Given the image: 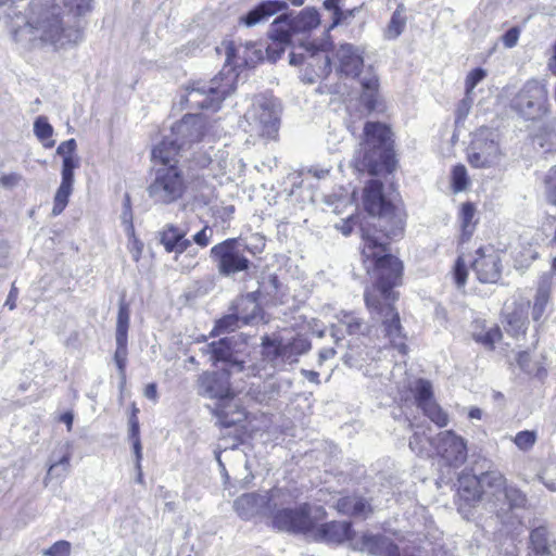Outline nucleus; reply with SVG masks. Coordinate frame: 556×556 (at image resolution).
Listing matches in <instances>:
<instances>
[{"instance_id": "0eeeda50", "label": "nucleus", "mask_w": 556, "mask_h": 556, "mask_svg": "<svg viewBox=\"0 0 556 556\" xmlns=\"http://www.w3.org/2000/svg\"><path fill=\"white\" fill-rule=\"evenodd\" d=\"M320 24L318 12L314 8H305L295 17L281 15L276 18L268 30L271 42L266 52L268 58L276 61L285 49L293 43V38L299 34H305Z\"/></svg>"}, {"instance_id": "58836bf2", "label": "nucleus", "mask_w": 556, "mask_h": 556, "mask_svg": "<svg viewBox=\"0 0 556 556\" xmlns=\"http://www.w3.org/2000/svg\"><path fill=\"white\" fill-rule=\"evenodd\" d=\"M472 337L476 342H478V343L482 344L484 348L491 350L494 348L495 342L501 340L502 332L498 327L494 326V327L489 328L485 331L475 332L472 334Z\"/></svg>"}, {"instance_id": "864d4df0", "label": "nucleus", "mask_w": 556, "mask_h": 556, "mask_svg": "<svg viewBox=\"0 0 556 556\" xmlns=\"http://www.w3.org/2000/svg\"><path fill=\"white\" fill-rule=\"evenodd\" d=\"M340 329H345L350 334L356 333L361 329L359 319L353 314L344 313L339 323Z\"/></svg>"}, {"instance_id": "39448f33", "label": "nucleus", "mask_w": 556, "mask_h": 556, "mask_svg": "<svg viewBox=\"0 0 556 556\" xmlns=\"http://www.w3.org/2000/svg\"><path fill=\"white\" fill-rule=\"evenodd\" d=\"M396 161L392 151L391 130L381 123H367L364 127V140L354 160L358 172L376 176L391 173Z\"/></svg>"}, {"instance_id": "a19ab883", "label": "nucleus", "mask_w": 556, "mask_h": 556, "mask_svg": "<svg viewBox=\"0 0 556 556\" xmlns=\"http://www.w3.org/2000/svg\"><path fill=\"white\" fill-rule=\"evenodd\" d=\"M452 187L455 192H460L467 189L469 185V178L467 169L464 165L459 164L454 166L452 170Z\"/></svg>"}, {"instance_id": "6ab92c4d", "label": "nucleus", "mask_w": 556, "mask_h": 556, "mask_svg": "<svg viewBox=\"0 0 556 556\" xmlns=\"http://www.w3.org/2000/svg\"><path fill=\"white\" fill-rule=\"evenodd\" d=\"M437 455L447 465L459 467L467 459V441L452 430L440 432L432 441Z\"/></svg>"}, {"instance_id": "72a5a7b5", "label": "nucleus", "mask_w": 556, "mask_h": 556, "mask_svg": "<svg viewBox=\"0 0 556 556\" xmlns=\"http://www.w3.org/2000/svg\"><path fill=\"white\" fill-rule=\"evenodd\" d=\"M405 9L403 4L397 5L396 10L392 14L391 21L388 25L386 36L389 39L397 38L406 24V17L404 15Z\"/></svg>"}, {"instance_id": "4be33fe9", "label": "nucleus", "mask_w": 556, "mask_h": 556, "mask_svg": "<svg viewBox=\"0 0 556 556\" xmlns=\"http://www.w3.org/2000/svg\"><path fill=\"white\" fill-rule=\"evenodd\" d=\"M311 343L306 338L298 337L292 341L266 338L263 341L264 355L270 359L281 358L286 362L295 361L296 356L307 352Z\"/></svg>"}, {"instance_id": "9d476101", "label": "nucleus", "mask_w": 556, "mask_h": 556, "mask_svg": "<svg viewBox=\"0 0 556 556\" xmlns=\"http://www.w3.org/2000/svg\"><path fill=\"white\" fill-rule=\"evenodd\" d=\"M237 78L232 70H223L208 83L198 81L188 88L185 101L190 109L216 111L222 101L235 91Z\"/></svg>"}, {"instance_id": "6e6552de", "label": "nucleus", "mask_w": 556, "mask_h": 556, "mask_svg": "<svg viewBox=\"0 0 556 556\" xmlns=\"http://www.w3.org/2000/svg\"><path fill=\"white\" fill-rule=\"evenodd\" d=\"M199 393L201 395L218 401L215 413L226 427L241 422L245 413L235 399L226 372H205L198 380Z\"/></svg>"}, {"instance_id": "4468645a", "label": "nucleus", "mask_w": 556, "mask_h": 556, "mask_svg": "<svg viewBox=\"0 0 556 556\" xmlns=\"http://www.w3.org/2000/svg\"><path fill=\"white\" fill-rule=\"evenodd\" d=\"M505 153L500 144V135L496 130L481 127L471 141L468 161L471 166L477 168H490L498 166Z\"/></svg>"}, {"instance_id": "b1692460", "label": "nucleus", "mask_w": 556, "mask_h": 556, "mask_svg": "<svg viewBox=\"0 0 556 556\" xmlns=\"http://www.w3.org/2000/svg\"><path fill=\"white\" fill-rule=\"evenodd\" d=\"M226 49V65L224 67L225 72L227 70H232L233 67L239 66H254L260 60H262V51L256 48L255 43L247 42V43H235L228 42L225 46Z\"/></svg>"}, {"instance_id": "1a4fd4ad", "label": "nucleus", "mask_w": 556, "mask_h": 556, "mask_svg": "<svg viewBox=\"0 0 556 556\" xmlns=\"http://www.w3.org/2000/svg\"><path fill=\"white\" fill-rule=\"evenodd\" d=\"M244 118L247 123L244 131L249 135L248 141L262 140L266 143L277 139L280 108L275 99L265 96L256 97Z\"/></svg>"}, {"instance_id": "a18cd8bd", "label": "nucleus", "mask_w": 556, "mask_h": 556, "mask_svg": "<svg viewBox=\"0 0 556 556\" xmlns=\"http://www.w3.org/2000/svg\"><path fill=\"white\" fill-rule=\"evenodd\" d=\"M549 293L545 289H540L535 295L534 304L532 307V318L534 321H539L545 309L546 305L548 303Z\"/></svg>"}, {"instance_id": "ddd939ff", "label": "nucleus", "mask_w": 556, "mask_h": 556, "mask_svg": "<svg viewBox=\"0 0 556 556\" xmlns=\"http://www.w3.org/2000/svg\"><path fill=\"white\" fill-rule=\"evenodd\" d=\"M187 182L176 165L159 168L147 191L155 204L168 205L182 198Z\"/></svg>"}, {"instance_id": "e433bc0d", "label": "nucleus", "mask_w": 556, "mask_h": 556, "mask_svg": "<svg viewBox=\"0 0 556 556\" xmlns=\"http://www.w3.org/2000/svg\"><path fill=\"white\" fill-rule=\"evenodd\" d=\"M266 245V239L260 233H253L250 237H241V248L244 252L256 256L261 254Z\"/></svg>"}, {"instance_id": "4c0bfd02", "label": "nucleus", "mask_w": 556, "mask_h": 556, "mask_svg": "<svg viewBox=\"0 0 556 556\" xmlns=\"http://www.w3.org/2000/svg\"><path fill=\"white\" fill-rule=\"evenodd\" d=\"M73 186L60 184L53 201L52 215H60L68 203V198L72 194Z\"/></svg>"}, {"instance_id": "69168bd1", "label": "nucleus", "mask_w": 556, "mask_h": 556, "mask_svg": "<svg viewBox=\"0 0 556 556\" xmlns=\"http://www.w3.org/2000/svg\"><path fill=\"white\" fill-rule=\"evenodd\" d=\"M136 414H137V408L134 409L132 416L129 419L130 439L139 438V421H138Z\"/></svg>"}, {"instance_id": "13d9d810", "label": "nucleus", "mask_w": 556, "mask_h": 556, "mask_svg": "<svg viewBox=\"0 0 556 556\" xmlns=\"http://www.w3.org/2000/svg\"><path fill=\"white\" fill-rule=\"evenodd\" d=\"M520 35V29L518 27H513L508 29L503 36L502 40L506 48H513L517 45Z\"/></svg>"}, {"instance_id": "7ed1b4c3", "label": "nucleus", "mask_w": 556, "mask_h": 556, "mask_svg": "<svg viewBox=\"0 0 556 556\" xmlns=\"http://www.w3.org/2000/svg\"><path fill=\"white\" fill-rule=\"evenodd\" d=\"M460 511L467 504L477 501L493 502L501 510L523 505L525 497L515 488L507 486L504 477L498 472H488L480 477H466L460 480L458 490Z\"/></svg>"}, {"instance_id": "774afa93", "label": "nucleus", "mask_w": 556, "mask_h": 556, "mask_svg": "<svg viewBox=\"0 0 556 556\" xmlns=\"http://www.w3.org/2000/svg\"><path fill=\"white\" fill-rule=\"evenodd\" d=\"M16 299H17V291L15 288H12L9 295H8V299L5 301V306H8L10 309H13L15 308L16 306Z\"/></svg>"}, {"instance_id": "5fc2aeb1", "label": "nucleus", "mask_w": 556, "mask_h": 556, "mask_svg": "<svg viewBox=\"0 0 556 556\" xmlns=\"http://www.w3.org/2000/svg\"><path fill=\"white\" fill-rule=\"evenodd\" d=\"M79 166V161L62 162V180L61 184L74 185V170Z\"/></svg>"}, {"instance_id": "680f3d73", "label": "nucleus", "mask_w": 556, "mask_h": 556, "mask_svg": "<svg viewBox=\"0 0 556 556\" xmlns=\"http://www.w3.org/2000/svg\"><path fill=\"white\" fill-rule=\"evenodd\" d=\"M428 442H429L428 439L415 433L414 437L409 441V447L415 453H417L419 455H424V453H425L424 445H425V443H428Z\"/></svg>"}, {"instance_id": "338daca9", "label": "nucleus", "mask_w": 556, "mask_h": 556, "mask_svg": "<svg viewBox=\"0 0 556 556\" xmlns=\"http://www.w3.org/2000/svg\"><path fill=\"white\" fill-rule=\"evenodd\" d=\"M352 223V218L344 220L341 224L337 225V229H339L344 236H349L353 229Z\"/></svg>"}, {"instance_id": "f3484780", "label": "nucleus", "mask_w": 556, "mask_h": 556, "mask_svg": "<svg viewBox=\"0 0 556 556\" xmlns=\"http://www.w3.org/2000/svg\"><path fill=\"white\" fill-rule=\"evenodd\" d=\"M241 248V237L227 239L211 249V257L222 275L230 276L250 268Z\"/></svg>"}, {"instance_id": "ea45409f", "label": "nucleus", "mask_w": 556, "mask_h": 556, "mask_svg": "<svg viewBox=\"0 0 556 556\" xmlns=\"http://www.w3.org/2000/svg\"><path fill=\"white\" fill-rule=\"evenodd\" d=\"M241 324V319L237 314L227 315L216 323L212 334L218 336L225 332L233 331L235 329L239 328Z\"/></svg>"}, {"instance_id": "cd10ccee", "label": "nucleus", "mask_w": 556, "mask_h": 556, "mask_svg": "<svg viewBox=\"0 0 556 556\" xmlns=\"http://www.w3.org/2000/svg\"><path fill=\"white\" fill-rule=\"evenodd\" d=\"M160 243L164 245L167 252L180 254L190 245V240L185 238V232L174 225H167L164 230L159 233Z\"/></svg>"}, {"instance_id": "49530a36", "label": "nucleus", "mask_w": 556, "mask_h": 556, "mask_svg": "<svg viewBox=\"0 0 556 556\" xmlns=\"http://www.w3.org/2000/svg\"><path fill=\"white\" fill-rule=\"evenodd\" d=\"M544 186L547 202L556 206V165L547 172Z\"/></svg>"}, {"instance_id": "e2e57ef3", "label": "nucleus", "mask_w": 556, "mask_h": 556, "mask_svg": "<svg viewBox=\"0 0 556 556\" xmlns=\"http://www.w3.org/2000/svg\"><path fill=\"white\" fill-rule=\"evenodd\" d=\"M122 223L125 225V231L127 235H132L135 228L132 225V211L131 210H124L121 214Z\"/></svg>"}, {"instance_id": "412c9836", "label": "nucleus", "mask_w": 556, "mask_h": 556, "mask_svg": "<svg viewBox=\"0 0 556 556\" xmlns=\"http://www.w3.org/2000/svg\"><path fill=\"white\" fill-rule=\"evenodd\" d=\"M477 256L460 255L455 264V278H466L468 276L467 266L470 265L478 276H496L501 274L498 257L496 255H485L482 248L476 251Z\"/></svg>"}, {"instance_id": "3c124183", "label": "nucleus", "mask_w": 556, "mask_h": 556, "mask_svg": "<svg viewBox=\"0 0 556 556\" xmlns=\"http://www.w3.org/2000/svg\"><path fill=\"white\" fill-rule=\"evenodd\" d=\"M535 441H536V432L530 431V430L520 431L514 438L515 444L520 450H523V451L531 448L534 445Z\"/></svg>"}, {"instance_id": "bf43d9fd", "label": "nucleus", "mask_w": 556, "mask_h": 556, "mask_svg": "<svg viewBox=\"0 0 556 556\" xmlns=\"http://www.w3.org/2000/svg\"><path fill=\"white\" fill-rule=\"evenodd\" d=\"M212 236V228L205 226L202 230L194 235L193 240L197 244L201 247H206L210 243Z\"/></svg>"}, {"instance_id": "aec40b11", "label": "nucleus", "mask_w": 556, "mask_h": 556, "mask_svg": "<svg viewBox=\"0 0 556 556\" xmlns=\"http://www.w3.org/2000/svg\"><path fill=\"white\" fill-rule=\"evenodd\" d=\"M280 490L271 491L269 495L244 494L236 500L235 509L242 519H251L257 515L269 516L271 506H277L281 501Z\"/></svg>"}, {"instance_id": "f8f14e48", "label": "nucleus", "mask_w": 556, "mask_h": 556, "mask_svg": "<svg viewBox=\"0 0 556 556\" xmlns=\"http://www.w3.org/2000/svg\"><path fill=\"white\" fill-rule=\"evenodd\" d=\"M282 504L271 506L269 517L273 526L279 530L302 533L311 536L314 522L325 520L326 513L320 507H308L301 505L295 508L286 507L288 495L280 491Z\"/></svg>"}, {"instance_id": "de8ad7c7", "label": "nucleus", "mask_w": 556, "mask_h": 556, "mask_svg": "<svg viewBox=\"0 0 556 556\" xmlns=\"http://www.w3.org/2000/svg\"><path fill=\"white\" fill-rule=\"evenodd\" d=\"M34 132L37 136V138L41 141L46 139H50L53 135V128L49 124L47 117L39 116L36 118L34 123Z\"/></svg>"}, {"instance_id": "c03bdc74", "label": "nucleus", "mask_w": 556, "mask_h": 556, "mask_svg": "<svg viewBox=\"0 0 556 556\" xmlns=\"http://www.w3.org/2000/svg\"><path fill=\"white\" fill-rule=\"evenodd\" d=\"M114 359L118 368L122 381L125 382L127 363V341H116V351Z\"/></svg>"}, {"instance_id": "bb28decb", "label": "nucleus", "mask_w": 556, "mask_h": 556, "mask_svg": "<svg viewBox=\"0 0 556 556\" xmlns=\"http://www.w3.org/2000/svg\"><path fill=\"white\" fill-rule=\"evenodd\" d=\"M241 351V349L231 348V339L229 338L220 339L218 342H213L207 346V353L211 354L213 363L222 361L227 363L230 368H237L238 370L242 369V365L235 357V353Z\"/></svg>"}, {"instance_id": "a211bd4d", "label": "nucleus", "mask_w": 556, "mask_h": 556, "mask_svg": "<svg viewBox=\"0 0 556 556\" xmlns=\"http://www.w3.org/2000/svg\"><path fill=\"white\" fill-rule=\"evenodd\" d=\"M303 53H291L290 63L292 65H305L301 79L307 84H314L318 78H325L331 72L330 59L328 54L317 49L312 43H302Z\"/></svg>"}, {"instance_id": "f03ea898", "label": "nucleus", "mask_w": 556, "mask_h": 556, "mask_svg": "<svg viewBox=\"0 0 556 556\" xmlns=\"http://www.w3.org/2000/svg\"><path fill=\"white\" fill-rule=\"evenodd\" d=\"M309 539L326 543H342L348 540L352 548L371 556H420V551L409 545L415 543V540L396 536L394 543L386 535L370 532L352 533L346 522L325 523L324 520H316Z\"/></svg>"}, {"instance_id": "2f4dec72", "label": "nucleus", "mask_w": 556, "mask_h": 556, "mask_svg": "<svg viewBox=\"0 0 556 556\" xmlns=\"http://www.w3.org/2000/svg\"><path fill=\"white\" fill-rule=\"evenodd\" d=\"M531 549L536 556L552 554L556 545L549 541L546 528H535L530 535Z\"/></svg>"}, {"instance_id": "423d86ee", "label": "nucleus", "mask_w": 556, "mask_h": 556, "mask_svg": "<svg viewBox=\"0 0 556 556\" xmlns=\"http://www.w3.org/2000/svg\"><path fill=\"white\" fill-rule=\"evenodd\" d=\"M387 231L378 232L376 228H362V258L368 275L376 278H401L403 263L388 254L389 239Z\"/></svg>"}, {"instance_id": "c85d7f7f", "label": "nucleus", "mask_w": 556, "mask_h": 556, "mask_svg": "<svg viewBox=\"0 0 556 556\" xmlns=\"http://www.w3.org/2000/svg\"><path fill=\"white\" fill-rule=\"evenodd\" d=\"M363 92L361 94V102L367 113L377 109L378 105V87L379 81L376 74L369 72L365 73L361 79Z\"/></svg>"}, {"instance_id": "f257e3e1", "label": "nucleus", "mask_w": 556, "mask_h": 556, "mask_svg": "<svg viewBox=\"0 0 556 556\" xmlns=\"http://www.w3.org/2000/svg\"><path fill=\"white\" fill-rule=\"evenodd\" d=\"M62 9L55 0H33L27 15L8 7L5 16L13 39L17 42L39 40L55 49L76 45L83 33L78 26H64L60 15Z\"/></svg>"}, {"instance_id": "9b49d317", "label": "nucleus", "mask_w": 556, "mask_h": 556, "mask_svg": "<svg viewBox=\"0 0 556 556\" xmlns=\"http://www.w3.org/2000/svg\"><path fill=\"white\" fill-rule=\"evenodd\" d=\"M382 182L370 180L364 188V206L371 216L379 217L378 232L387 231L388 236H400L404 227V214L397 205L387 201L382 193Z\"/></svg>"}, {"instance_id": "c9c22d12", "label": "nucleus", "mask_w": 556, "mask_h": 556, "mask_svg": "<svg viewBox=\"0 0 556 556\" xmlns=\"http://www.w3.org/2000/svg\"><path fill=\"white\" fill-rule=\"evenodd\" d=\"M475 214H476V208L471 203L467 202L462 205L459 218H460V224H462V229H463V236L467 237V239H469V237L472 235L473 229H475V223H473Z\"/></svg>"}, {"instance_id": "09e8293b", "label": "nucleus", "mask_w": 556, "mask_h": 556, "mask_svg": "<svg viewBox=\"0 0 556 556\" xmlns=\"http://www.w3.org/2000/svg\"><path fill=\"white\" fill-rule=\"evenodd\" d=\"M76 148L77 143L75 139H68L59 144L56 154L62 156L63 162L79 161V159L75 155Z\"/></svg>"}, {"instance_id": "79ce46f5", "label": "nucleus", "mask_w": 556, "mask_h": 556, "mask_svg": "<svg viewBox=\"0 0 556 556\" xmlns=\"http://www.w3.org/2000/svg\"><path fill=\"white\" fill-rule=\"evenodd\" d=\"M159 149V146H156L152 151V156L155 161L161 162L165 167L169 165H176L177 160L175 159L177 155L182 154L184 151L178 148L176 144H168V147L165 148L162 155H156L155 152Z\"/></svg>"}, {"instance_id": "5701e85b", "label": "nucleus", "mask_w": 556, "mask_h": 556, "mask_svg": "<svg viewBox=\"0 0 556 556\" xmlns=\"http://www.w3.org/2000/svg\"><path fill=\"white\" fill-rule=\"evenodd\" d=\"M412 392L418 406L437 426L445 427L448 424L447 414L432 399V388L429 381L422 379L414 381Z\"/></svg>"}, {"instance_id": "0e129e2a", "label": "nucleus", "mask_w": 556, "mask_h": 556, "mask_svg": "<svg viewBox=\"0 0 556 556\" xmlns=\"http://www.w3.org/2000/svg\"><path fill=\"white\" fill-rule=\"evenodd\" d=\"M132 442L134 452L136 455V466L138 470L141 469V459H142V448H141V442L140 438H132L130 439Z\"/></svg>"}, {"instance_id": "7c9ffc66", "label": "nucleus", "mask_w": 556, "mask_h": 556, "mask_svg": "<svg viewBox=\"0 0 556 556\" xmlns=\"http://www.w3.org/2000/svg\"><path fill=\"white\" fill-rule=\"evenodd\" d=\"M237 315L242 325L266 321L254 295L241 298L237 303Z\"/></svg>"}, {"instance_id": "2eb2a0df", "label": "nucleus", "mask_w": 556, "mask_h": 556, "mask_svg": "<svg viewBox=\"0 0 556 556\" xmlns=\"http://www.w3.org/2000/svg\"><path fill=\"white\" fill-rule=\"evenodd\" d=\"M206 122L202 115L187 114L172 126L170 135L167 136L156 150V155H162L168 144H176L184 152L199 143L205 135Z\"/></svg>"}, {"instance_id": "052dcab7", "label": "nucleus", "mask_w": 556, "mask_h": 556, "mask_svg": "<svg viewBox=\"0 0 556 556\" xmlns=\"http://www.w3.org/2000/svg\"><path fill=\"white\" fill-rule=\"evenodd\" d=\"M472 103H473L472 94H468L467 92H465V98L460 101L458 109H457L458 118H465L468 115Z\"/></svg>"}, {"instance_id": "20e7f679", "label": "nucleus", "mask_w": 556, "mask_h": 556, "mask_svg": "<svg viewBox=\"0 0 556 556\" xmlns=\"http://www.w3.org/2000/svg\"><path fill=\"white\" fill-rule=\"evenodd\" d=\"M395 286L394 280H371L366 288L365 301L371 314L381 316L383 331L391 346L400 354L406 355L408 351L406 336L402 330L400 316L393 307L397 299Z\"/></svg>"}, {"instance_id": "c756f323", "label": "nucleus", "mask_w": 556, "mask_h": 556, "mask_svg": "<svg viewBox=\"0 0 556 556\" xmlns=\"http://www.w3.org/2000/svg\"><path fill=\"white\" fill-rule=\"evenodd\" d=\"M528 309L529 303L522 302L516 305L514 309L510 311L509 306L505 308V318L507 323V331L514 336H518L523 333L527 328L528 323Z\"/></svg>"}, {"instance_id": "6e6d98bb", "label": "nucleus", "mask_w": 556, "mask_h": 556, "mask_svg": "<svg viewBox=\"0 0 556 556\" xmlns=\"http://www.w3.org/2000/svg\"><path fill=\"white\" fill-rule=\"evenodd\" d=\"M324 8L330 12H332L333 22L331 27L337 26L340 23L342 11L339 5V0H325Z\"/></svg>"}, {"instance_id": "f704fd0d", "label": "nucleus", "mask_w": 556, "mask_h": 556, "mask_svg": "<svg viewBox=\"0 0 556 556\" xmlns=\"http://www.w3.org/2000/svg\"><path fill=\"white\" fill-rule=\"evenodd\" d=\"M129 321H130L129 307L123 301L119 305L117 321H116V341H127Z\"/></svg>"}, {"instance_id": "a878e982", "label": "nucleus", "mask_w": 556, "mask_h": 556, "mask_svg": "<svg viewBox=\"0 0 556 556\" xmlns=\"http://www.w3.org/2000/svg\"><path fill=\"white\" fill-rule=\"evenodd\" d=\"M288 8V3L282 0H268L260 3L253 10H251L247 15L240 17V22L247 25L248 27H252L256 24H260L270 16L275 15L280 11H285Z\"/></svg>"}, {"instance_id": "4d7b16f0", "label": "nucleus", "mask_w": 556, "mask_h": 556, "mask_svg": "<svg viewBox=\"0 0 556 556\" xmlns=\"http://www.w3.org/2000/svg\"><path fill=\"white\" fill-rule=\"evenodd\" d=\"M128 236V249L130 253L132 254V257L137 261L139 256L141 255L143 243L135 236V231L132 235Z\"/></svg>"}, {"instance_id": "603ef678", "label": "nucleus", "mask_w": 556, "mask_h": 556, "mask_svg": "<svg viewBox=\"0 0 556 556\" xmlns=\"http://www.w3.org/2000/svg\"><path fill=\"white\" fill-rule=\"evenodd\" d=\"M486 77V71L483 68H475L468 73L465 87L468 94H472L475 87Z\"/></svg>"}, {"instance_id": "37998d69", "label": "nucleus", "mask_w": 556, "mask_h": 556, "mask_svg": "<svg viewBox=\"0 0 556 556\" xmlns=\"http://www.w3.org/2000/svg\"><path fill=\"white\" fill-rule=\"evenodd\" d=\"M91 1L92 0H60L68 15L72 14L74 16H81L89 12L91 10Z\"/></svg>"}, {"instance_id": "dca6fc26", "label": "nucleus", "mask_w": 556, "mask_h": 556, "mask_svg": "<svg viewBox=\"0 0 556 556\" xmlns=\"http://www.w3.org/2000/svg\"><path fill=\"white\" fill-rule=\"evenodd\" d=\"M514 109L527 119H535L548 111V91L539 80L527 81L513 101Z\"/></svg>"}, {"instance_id": "8fccbe9b", "label": "nucleus", "mask_w": 556, "mask_h": 556, "mask_svg": "<svg viewBox=\"0 0 556 556\" xmlns=\"http://www.w3.org/2000/svg\"><path fill=\"white\" fill-rule=\"evenodd\" d=\"M72 545L70 542L60 540L50 547L42 549V556H71Z\"/></svg>"}, {"instance_id": "393cba45", "label": "nucleus", "mask_w": 556, "mask_h": 556, "mask_svg": "<svg viewBox=\"0 0 556 556\" xmlns=\"http://www.w3.org/2000/svg\"><path fill=\"white\" fill-rule=\"evenodd\" d=\"M339 70L346 76H357L363 66V52L351 43H342L336 51Z\"/></svg>"}, {"instance_id": "473e14b6", "label": "nucleus", "mask_w": 556, "mask_h": 556, "mask_svg": "<svg viewBox=\"0 0 556 556\" xmlns=\"http://www.w3.org/2000/svg\"><path fill=\"white\" fill-rule=\"evenodd\" d=\"M337 509L346 515L364 516L370 511V506L357 497H342L337 503Z\"/></svg>"}]
</instances>
